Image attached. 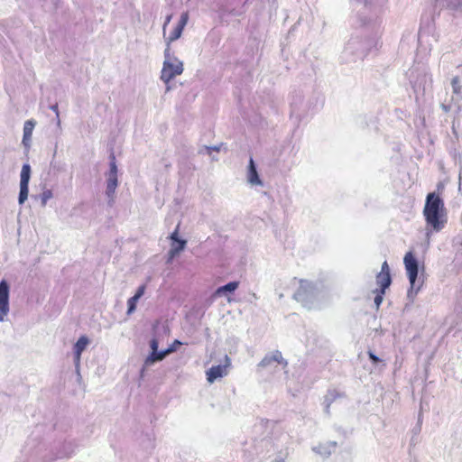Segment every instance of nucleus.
I'll return each instance as SVG.
<instances>
[{
  "label": "nucleus",
  "instance_id": "nucleus-1",
  "mask_svg": "<svg viewBox=\"0 0 462 462\" xmlns=\"http://www.w3.org/2000/svg\"><path fill=\"white\" fill-rule=\"evenodd\" d=\"M423 216L428 227L435 232L442 230L447 223L446 208L443 199L435 192L426 197Z\"/></svg>",
  "mask_w": 462,
  "mask_h": 462
},
{
  "label": "nucleus",
  "instance_id": "nucleus-2",
  "mask_svg": "<svg viewBox=\"0 0 462 462\" xmlns=\"http://www.w3.org/2000/svg\"><path fill=\"white\" fill-rule=\"evenodd\" d=\"M183 72V64L177 58L171 56L170 47L165 50V60L162 69L161 79L169 83L173 78Z\"/></svg>",
  "mask_w": 462,
  "mask_h": 462
},
{
  "label": "nucleus",
  "instance_id": "nucleus-3",
  "mask_svg": "<svg viewBox=\"0 0 462 462\" xmlns=\"http://www.w3.org/2000/svg\"><path fill=\"white\" fill-rule=\"evenodd\" d=\"M117 165L115 153L112 152L109 154V171L106 173V195L108 198V204L111 205L114 201L116 189L118 185L117 180Z\"/></svg>",
  "mask_w": 462,
  "mask_h": 462
},
{
  "label": "nucleus",
  "instance_id": "nucleus-4",
  "mask_svg": "<svg viewBox=\"0 0 462 462\" xmlns=\"http://www.w3.org/2000/svg\"><path fill=\"white\" fill-rule=\"evenodd\" d=\"M181 345H182V343L180 340L175 339L167 349H165L164 351H162V352H158L157 351L158 343L155 339H152L151 341L152 352H151L150 356L148 357H146V365L148 363H154L156 361L162 360L168 354L175 352L178 349V347Z\"/></svg>",
  "mask_w": 462,
  "mask_h": 462
},
{
  "label": "nucleus",
  "instance_id": "nucleus-5",
  "mask_svg": "<svg viewBox=\"0 0 462 462\" xmlns=\"http://www.w3.org/2000/svg\"><path fill=\"white\" fill-rule=\"evenodd\" d=\"M403 263L411 286L413 287L418 277L419 267L418 262L412 252L406 253L403 258Z\"/></svg>",
  "mask_w": 462,
  "mask_h": 462
},
{
  "label": "nucleus",
  "instance_id": "nucleus-6",
  "mask_svg": "<svg viewBox=\"0 0 462 462\" xmlns=\"http://www.w3.org/2000/svg\"><path fill=\"white\" fill-rule=\"evenodd\" d=\"M10 285L5 279L0 281V321H4L5 316L9 312Z\"/></svg>",
  "mask_w": 462,
  "mask_h": 462
},
{
  "label": "nucleus",
  "instance_id": "nucleus-7",
  "mask_svg": "<svg viewBox=\"0 0 462 462\" xmlns=\"http://www.w3.org/2000/svg\"><path fill=\"white\" fill-rule=\"evenodd\" d=\"M376 283L379 290L386 291L392 283L390 267L386 261L382 263L381 272L376 275Z\"/></svg>",
  "mask_w": 462,
  "mask_h": 462
},
{
  "label": "nucleus",
  "instance_id": "nucleus-8",
  "mask_svg": "<svg viewBox=\"0 0 462 462\" xmlns=\"http://www.w3.org/2000/svg\"><path fill=\"white\" fill-rule=\"evenodd\" d=\"M230 365V359L226 356L224 365H214L207 371V380L212 383L216 379L221 378L227 374V367Z\"/></svg>",
  "mask_w": 462,
  "mask_h": 462
},
{
  "label": "nucleus",
  "instance_id": "nucleus-9",
  "mask_svg": "<svg viewBox=\"0 0 462 462\" xmlns=\"http://www.w3.org/2000/svg\"><path fill=\"white\" fill-rule=\"evenodd\" d=\"M76 447V444L72 441L63 442L54 453L51 460L54 461L70 457L75 453Z\"/></svg>",
  "mask_w": 462,
  "mask_h": 462
},
{
  "label": "nucleus",
  "instance_id": "nucleus-10",
  "mask_svg": "<svg viewBox=\"0 0 462 462\" xmlns=\"http://www.w3.org/2000/svg\"><path fill=\"white\" fill-rule=\"evenodd\" d=\"M178 227L175 231L171 235V239L172 240L171 245V249L169 251V258L170 260L173 259L177 254H179L186 245V241L183 239H180L178 237Z\"/></svg>",
  "mask_w": 462,
  "mask_h": 462
},
{
  "label": "nucleus",
  "instance_id": "nucleus-11",
  "mask_svg": "<svg viewBox=\"0 0 462 462\" xmlns=\"http://www.w3.org/2000/svg\"><path fill=\"white\" fill-rule=\"evenodd\" d=\"M313 285L306 281H300L299 288L294 292L293 298L300 302H303L309 299L313 292Z\"/></svg>",
  "mask_w": 462,
  "mask_h": 462
},
{
  "label": "nucleus",
  "instance_id": "nucleus-12",
  "mask_svg": "<svg viewBox=\"0 0 462 462\" xmlns=\"http://www.w3.org/2000/svg\"><path fill=\"white\" fill-rule=\"evenodd\" d=\"M188 21H189V13L188 12L182 13L177 25L170 32V34L167 38L169 43L178 40L181 36L183 29L186 26V24L188 23Z\"/></svg>",
  "mask_w": 462,
  "mask_h": 462
},
{
  "label": "nucleus",
  "instance_id": "nucleus-13",
  "mask_svg": "<svg viewBox=\"0 0 462 462\" xmlns=\"http://www.w3.org/2000/svg\"><path fill=\"white\" fill-rule=\"evenodd\" d=\"M273 362L282 364L283 366L287 365V361L283 359L282 353L278 350L273 352L271 355L265 356L261 360L258 365L262 367H266L270 365Z\"/></svg>",
  "mask_w": 462,
  "mask_h": 462
},
{
  "label": "nucleus",
  "instance_id": "nucleus-14",
  "mask_svg": "<svg viewBox=\"0 0 462 462\" xmlns=\"http://www.w3.org/2000/svg\"><path fill=\"white\" fill-rule=\"evenodd\" d=\"M143 294H144V283L140 284L135 294L127 300L126 314L128 316L133 314L135 311L137 302Z\"/></svg>",
  "mask_w": 462,
  "mask_h": 462
},
{
  "label": "nucleus",
  "instance_id": "nucleus-15",
  "mask_svg": "<svg viewBox=\"0 0 462 462\" xmlns=\"http://www.w3.org/2000/svg\"><path fill=\"white\" fill-rule=\"evenodd\" d=\"M248 180L251 184L254 185L262 184L254 166V160L252 158L249 161Z\"/></svg>",
  "mask_w": 462,
  "mask_h": 462
},
{
  "label": "nucleus",
  "instance_id": "nucleus-16",
  "mask_svg": "<svg viewBox=\"0 0 462 462\" xmlns=\"http://www.w3.org/2000/svg\"><path fill=\"white\" fill-rule=\"evenodd\" d=\"M90 343L89 338L87 336H81L73 346V352L82 354L88 344Z\"/></svg>",
  "mask_w": 462,
  "mask_h": 462
},
{
  "label": "nucleus",
  "instance_id": "nucleus-17",
  "mask_svg": "<svg viewBox=\"0 0 462 462\" xmlns=\"http://www.w3.org/2000/svg\"><path fill=\"white\" fill-rule=\"evenodd\" d=\"M31 166L29 163H24L22 167L21 173H20V184H28L30 182L31 179Z\"/></svg>",
  "mask_w": 462,
  "mask_h": 462
},
{
  "label": "nucleus",
  "instance_id": "nucleus-18",
  "mask_svg": "<svg viewBox=\"0 0 462 462\" xmlns=\"http://www.w3.org/2000/svg\"><path fill=\"white\" fill-rule=\"evenodd\" d=\"M57 148H58V144L56 143L50 166H51V169L53 171L60 172V171H65V164L55 161V157H56V154H57Z\"/></svg>",
  "mask_w": 462,
  "mask_h": 462
},
{
  "label": "nucleus",
  "instance_id": "nucleus-19",
  "mask_svg": "<svg viewBox=\"0 0 462 462\" xmlns=\"http://www.w3.org/2000/svg\"><path fill=\"white\" fill-rule=\"evenodd\" d=\"M238 285H239L238 282H228L227 284L217 288V290L216 291V294L221 295L226 291H230V292L235 291L238 288Z\"/></svg>",
  "mask_w": 462,
  "mask_h": 462
},
{
  "label": "nucleus",
  "instance_id": "nucleus-20",
  "mask_svg": "<svg viewBox=\"0 0 462 462\" xmlns=\"http://www.w3.org/2000/svg\"><path fill=\"white\" fill-rule=\"evenodd\" d=\"M36 122L33 119L25 121L23 125V135L26 139H32V131L35 127Z\"/></svg>",
  "mask_w": 462,
  "mask_h": 462
},
{
  "label": "nucleus",
  "instance_id": "nucleus-21",
  "mask_svg": "<svg viewBox=\"0 0 462 462\" xmlns=\"http://www.w3.org/2000/svg\"><path fill=\"white\" fill-rule=\"evenodd\" d=\"M29 194V185L28 184H20V191L18 196V203L23 205L28 198Z\"/></svg>",
  "mask_w": 462,
  "mask_h": 462
},
{
  "label": "nucleus",
  "instance_id": "nucleus-22",
  "mask_svg": "<svg viewBox=\"0 0 462 462\" xmlns=\"http://www.w3.org/2000/svg\"><path fill=\"white\" fill-rule=\"evenodd\" d=\"M375 297H374V304L376 309H379L381 303L383 302V296L385 294V291L376 289L374 291Z\"/></svg>",
  "mask_w": 462,
  "mask_h": 462
},
{
  "label": "nucleus",
  "instance_id": "nucleus-23",
  "mask_svg": "<svg viewBox=\"0 0 462 462\" xmlns=\"http://www.w3.org/2000/svg\"><path fill=\"white\" fill-rule=\"evenodd\" d=\"M52 198V191L51 189H45L41 194L42 205L44 207L47 204V201Z\"/></svg>",
  "mask_w": 462,
  "mask_h": 462
},
{
  "label": "nucleus",
  "instance_id": "nucleus-24",
  "mask_svg": "<svg viewBox=\"0 0 462 462\" xmlns=\"http://www.w3.org/2000/svg\"><path fill=\"white\" fill-rule=\"evenodd\" d=\"M73 356H74V365H75L76 372L79 375V366H80L81 354L80 353H77V352H73Z\"/></svg>",
  "mask_w": 462,
  "mask_h": 462
},
{
  "label": "nucleus",
  "instance_id": "nucleus-25",
  "mask_svg": "<svg viewBox=\"0 0 462 462\" xmlns=\"http://www.w3.org/2000/svg\"><path fill=\"white\" fill-rule=\"evenodd\" d=\"M50 109L52 110L53 112H55V114H56V120H57V125L60 127V114H59L58 104L55 103L53 105H51L50 106Z\"/></svg>",
  "mask_w": 462,
  "mask_h": 462
},
{
  "label": "nucleus",
  "instance_id": "nucleus-26",
  "mask_svg": "<svg viewBox=\"0 0 462 462\" xmlns=\"http://www.w3.org/2000/svg\"><path fill=\"white\" fill-rule=\"evenodd\" d=\"M451 84H452L454 92L455 93H459L460 92L459 78L458 77L453 78L452 81H451Z\"/></svg>",
  "mask_w": 462,
  "mask_h": 462
},
{
  "label": "nucleus",
  "instance_id": "nucleus-27",
  "mask_svg": "<svg viewBox=\"0 0 462 462\" xmlns=\"http://www.w3.org/2000/svg\"><path fill=\"white\" fill-rule=\"evenodd\" d=\"M141 367H140V370H139V374H140V379H143V376H144V357L143 356V355L141 354Z\"/></svg>",
  "mask_w": 462,
  "mask_h": 462
},
{
  "label": "nucleus",
  "instance_id": "nucleus-28",
  "mask_svg": "<svg viewBox=\"0 0 462 462\" xmlns=\"http://www.w3.org/2000/svg\"><path fill=\"white\" fill-rule=\"evenodd\" d=\"M369 358L374 364L379 363L381 360L372 351L368 352Z\"/></svg>",
  "mask_w": 462,
  "mask_h": 462
},
{
  "label": "nucleus",
  "instance_id": "nucleus-29",
  "mask_svg": "<svg viewBox=\"0 0 462 462\" xmlns=\"http://www.w3.org/2000/svg\"><path fill=\"white\" fill-rule=\"evenodd\" d=\"M31 143H32V139H26L25 135H23L22 143L23 144V146L25 148L29 149L31 147Z\"/></svg>",
  "mask_w": 462,
  "mask_h": 462
},
{
  "label": "nucleus",
  "instance_id": "nucleus-30",
  "mask_svg": "<svg viewBox=\"0 0 462 462\" xmlns=\"http://www.w3.org/2000/svg\"><path fill=\"white\" fill-rule=\"evenodd\" d=\"M171 19V15H168L167 18H166V21L164 23V25H163V30L164 31H165L166 25L170 23Z\"/></svg>",
  "mask_w": 462,
  "mask_h": 462
}]
</instances>
